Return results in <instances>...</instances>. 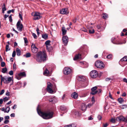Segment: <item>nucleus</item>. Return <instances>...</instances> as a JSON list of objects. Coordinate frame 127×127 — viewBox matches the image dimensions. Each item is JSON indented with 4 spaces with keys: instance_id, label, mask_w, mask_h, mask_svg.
<instances>
[{
    "instance_id": "0e129e2a",
    "label": "nucleus",
    "mask_w": 127,
    "mask_h": 127,
    "mask_svg": "<svg viewBox=\"0 0 127 127\" xmlns=\"http://www.w3.org/2000/svg\"><path fill=\"white\" fill-rule=\"evenodd\" d=\"M93 104V103L92 104L89 103L88 104L87 107L89 108H90L92 106Z\"/></svg>"
},
{
    "instance_id": "1a4fd4ad",
    "label": "nucleus",
    "mask_w": 127,
    "mask_h": 127,
    "mask_svg": "<svg viewBox=\"0 0 127 127\" xmlns=\"http://www.w3.org/2000/svg\"><path fill=\"white\" fill-rule=\"evenodd\" d=\"M48 84L47 90V91L49 93H52L53 91L51 89L52 84L50 83Z\"/></svg>"
},
{
    "instance_id": "338daca9",
    "label": "nucleus",
    "mask_w": 127,
    "mask_h": 127,
    "mask_svg": "<svg viewBox=\"0 0 127 127\" xmlns=\"http://www.w3.org/2000/svg\"><path fill=\"white\" fill-rule=\"evenodd\" d=\"M96 91L97 92V93H99L101 92V90L100 89H99L97 90H96Z\"/></svg>"
},
{
    "instance_id": "473e14b6",
    "label": "nucleus",
    "mask_w": 127,
    "mask_h": 127,
    "mask_svg": "<svg viewBox=\"0 0 127 127\" xmlns=\"http://www.w3.org/2000/svg\"><path fill=\"white\" fill-rule=\"evenodd\" d=\"M7 71L6 68H3L2 69V72L3 73H5Z\"/></svg>"
},
{
    "instance_id": "412c9836",
    "label": "nucleus",
    "mask_w": 127,
    "mask_h": 127,
    "mask_svg": "<svg viewBox=\"0 0 127 127\" xmlns=\"http://www.w3.org/2000/svg\"><path fill=\"white\" fill-rule=\"evenodd\" d=\"M60 109L62 111H64L65 113L67 111L66 110V108L64 106H61L60 107Z\"/></svg>"
},
{
    "instance_id": "e2e57ef3",
    "label": "nucleus",
    "mask_w": 127,
    "mask_h": 127,
    "mask_svg": "<svg viewBox=\"0 0 127 127\" xmlns=\"http://www.w3.org/2000/svg\"><path fill=\"white\" fill-rule=\"evenodd\" d=\"M108 125L107 123H106L105 124H103V127H107L108 126Z\"/></svg>"
},
{
    "instance_id": "20e7f679",
    "label": "nucleus",
    "mask_w": 127,
    "mask_h": 127,
    "mask_svg": "<svg viewBox=\"0 0 127 127\" xmlns=\"http://www.w3.org/2000/svg\"><path fill=\"white\" fill-rule=\"evenodd\" d=\"M17 28L18 30L20 32H21L22 30L23 27V25L21 23L20 20H19L17 24Z\"/></svg>"
},
{
    "instance_id": "7ed1b4c3",
    "label": "nucleus",
    "mask_w": 127,
    "mask_h": 127,
    "mask_svg": "<svg viewBox=\"0 0 127 127\" xmlns=\"http://www.w3.org/2000/svg\"><path fill=\"white\" fill-rule=\"evenodd\" d=\"M95 66L97 68H102L104 67V64L102 61H97L95 63Z\"/></svg>"
},
{
    "instance_id": "5fc2aeb1",
    "label": "nucleus",
    "mask_w": 127,
    "mask_h": 127,
    "mask_svg": "<svg viewBox=\"0 0 127 127\" xmlns=\"http://www.w3.org/2000/svg\"><path fill=\"white\" fill-rule=\"evenodd\" d=\"M32 35L34 38L36 39L37 38V36L35 33H33L32 34Z\"/></svg>"
},
{
    "instance_id": "774afa93",
    "label": "nucleus",
    "mask_w": 127,
    "mask_h": 127,
    "mask_svg": "<svg viewBox=\"0 0 127 127\" xmlns=\"http://www.w3.org/2000/svg\"><path fill=\"white\" fill-rule=\"evenodd\" d=\"M4 118L5 120L8 119L9 118V116H5Z\"/></svg>"
},
{
    "instance_id": "58836bf2",
    "label": "nucleus",
    "mask_w": 127,
    "mask_h": 127,
    "mask_svg": "<svg viewBox=\"0 0 127 127\" xmlns=\"http://www.w3.org/2000/svg\"><path fill=\"white\" fill-rule=\"evenodd\" d=\"M89 33H93L95 32V31L94 30H89Z\"/></svg>"
},
{
    "instance_id": "9d476101",
    "label": "nucleus",
    "mask_w": 127,
    "mask_h": 127,
    "mask_svg": "<svg viewBox=\"0 0 127 127\" xmlns=\"http://www.w3.org/2000/svg\"><path fill=\"white\" fill-rule=\"evenodd\" d=\"M116 120L118 121H124L126 122V118H124L122 116H121L117 117L116 118Z\"/></svg>"
},
{
    "instance_id": "f8f14e48",
    "label": "nucleus",
    "mask_w": 127,
    "mask_h": 127,
    "mask_svg": "<svg viewBox=\"0 0 127 127\" xmlns=\"http://www.w3.org/2000/svg\"><path fill=\"white\" fill-rule=\"evenodd\" d=\"M68 38L66 36H64L62 38V40L63 42L65 45H66L68 41Z\"/></svg>"
},
{
    "instance_id": "f3484780",
    "label": "nucleus",
    "mask_w": 127,
    "mask_h": 127,
    "mask_svg": "<svg viewBox=\"0 0 127 127\" xmlns=\"http://www.w3.org/2000/svg\"><path fill=\"white\" fill-rule=\"evenodd\" d=\"M43 74L44 75L47 76H50L51 75V73L49 72L48 70L47 69H46V70L44 71Z\"/></svg>"
},
{
    "instance_id": "09e8293b",
    "label": "nucleus",
    "mask_w": 127,
    "mask_h": 127,
    "mask_svg": "<svg viewBox=\"0 0 127 127\" xmlns=\"http://www.w3.org/2000/svg\"><path fill=\"white\" fill-rule=\"evenodd\" d=\"M0 109L2 111H4V113L6 112V109H5L4 107Z\"/></svg>"
},
{
    "instance_id": "6e6d98bb",
    "label": "nucleus",
    "mask_w": 127,
    "mask_h": 127,
    "mask_svg": "<svg viewBox=\"0 0 127 127\" xmlns=\"http://www.w3.org/2000/svg\"><path fill=\"white\" fill-rule=\"evenodd\" d=\"M4 92V90H2L0 92V95H1L3 94Z\"/></svg>"
},
{
    "instance_id": "f03ea898",
    "label": "nucleus",
    "mask_w": 127,
    "mask_h": 127,
    "mask_svg": "<svg viewBox=\"0 0 127 127\" xmlns=\"http://www.w3.org/2000/svg\"><path fill=\"white\" fill-rule=\"evenodd\" d=\"M36 61L38 62L44 61L46 60V52L40 51L38 52L36 55Z\"/></svg>"
},
{
    "instance_id": "f257e3e1",
    "label": "nucleus",
    "mask_w": 127,
    "mask_h": 127,
    "mask_svg": "<svg viewBox=\"0 0 127 127\" xmlns=\"http://www.w3.org/2000/svg\"><path fill=\"white\" fill-rule=\"evenodd\" d=\"M37 110L38 114L44 119H48L53 117V113L52 111H48L42 112L39 109V106L37 107Z\"/></svg>"
},
{
    "instance_id": "c756f323",
    "label": "nucleus",
    "mask_w": 127,
    "mask_h": 127,
    "mask_svg": "<svg viewBox=\"0 0 127 127\" xmlns=\"http://www.w3.org/2000/svg\"><path fill=\"white\" fill-rule=\"evenodd\" d=\"M118 100L120 103H122L124 101L123 99L121 98H119L118 99Z\"/></svg>"
},
{
    "instance_id": "8fccbe9b",
    "label": "nucleus",
    "mask_w": 127,
    "mask_h": 127,
    "mask_svg": "<svg viewBox=\"0 0 127 127\" xmlns=\"http://www.w3.org/2000/svg\"><path fill=\"white\" fill-rule=\"evenodd\" d=\"M13 68L14 70H15L16 69V64L15 63H14L13 64Z\"/></svg>"
},
{
    "instance_id": "c03bdc74",
    "label": "nucleus",
    "mask_w": 127,
    "mask_h": 127,
    "mask_svg": "<svg viewBox=\"0 0 127 127\" xmlns=\"http://www.w3.org/2000/svg\"><path fill=\"white\" fill-rule=\"evenodd\" d=\"M68 127H75L76 126L75 125H74L72 124L68 125Z\"/></svg>"
},
{
    "instance_id": "13d9d810",
    "label": "nucleus",
    "mask_w": 127,
    "mask_h": 127,
    "mask_svg": "<svg viewBox=\"0 0 127 127\" xmlns=\"http://www.w3.org/2000/svg\"><path fill=\"white\" fill-rule=\"evenodd\" d=\"M36 30L37 32V35H39V34H40V33L39 32V28L38 27L37 28Z\"/></svg>"
},
{
    "instance_id": "c85d7f7f",
    "label": "nucleus",
    "mask_w": 127,
    "mask_h": 127,
    "mask_svg": "<svg viewBox=\"0 0 127 127\" xmlns=\"http://www.w3.org/2000/svg\"><path fill=\"white\" fill-rule=\"evenodd\" d=\"M24 56H25L26 58H28L31 57V54L30 53H27L25 55H24Z\"/></svg>"
},
{
    "instance_id": "37998d69",
    "label": "nucleus",
    "mask_w": 127,
    "mask_h": 127,
    "mask_svg": "<svg viewBox=\"0 0 127 127\" xmlns=\"http://www.w3.org/2000/svg\"><path fill=\"white\" fill-rule=\"evenodd\" d=\"M112 57V55L111 54H109L107 56V58L108 59H111Z\"/></svg>"
},
{
    "instance_id": "864d4df0",
    "label": "nucleus",
    "mask_w": 127,
    "mask_h": 127,
    "mask_svg": "<svg viewBox=\"0 0 127 127\" xmlns=\"http://www.w3.org/2000/svg\"><path fill=\"white\" fill-rule=\"evenodd\" d=\"M92 101L93 104L95 102V98L94 96H93L92 97Z\"/></svg>"
},
{
    "instance_id": "4c0bfd02",
    "label": "nucleus",
    "mask_w": 127,
    "mask_h": 127,
    "mask_svg": "<svg viewBox=\"0 0 127 127\" xmlns=\"http://www.w3.org/2000/svg\"><path fill=\"white\" fill-rule=\"evenodd\" d=\"M120 107L122 109H124L125 108H126L127 105H121Z\"/></svg>"
},
{
    "instance_id": "a18cd8bd",
    "label": "nucleus",
    "mask_w": 127,
    "mask_h": 127,
    "mask_svg": "<svg viewBox=\"0 0 127 127\" xmlns=\"http://www.w3.org/2000/svg\"><path fill=\"white\" fill-rule=\"evenodd\" d=\"M8 73L10 75H12L13 74V71L12 70H11Z\"/></svg>"
},
{
    "instance_id": "2f4dec72",
    "label": "nucleus",
    "mask_w": 127,
    "mask_h": 127,
    "mask_svg": "<svg viewBox=\"0 0 127 127\" xmlns=\"http://www.w3.org/2000/svg\"><path fill=\"white\" fill-rule=\"evenodd\" d=\"M102 17L104 19H106L108 17V15L106 14H104L102 15Z\"/></svg>"
},
{
    "instance_id": "a878e982",
    "label": "nucleus",
    "mask_w": 127,
    "mask_h": 127,
    "mask_svg": "<svg viewBox=\"0 0 127 127\" xmlns=\"http://www.w3.org/2000/svg\"><path fill=\"white\" fill-rule=\"evenodd\" d=\"M42 37L45 39L47 38V35L46 34H42Z\"/></svg>"
},
{
    "instance_id": "3c124183",
    "label": "nucleus",
    "mask_w": 127,
    "mask_h": 127,
    "mask_svg": "<svg viewBox=\"0 0 127 127\" xmlns=\"http://www.w3.org/2000/svg\"><path fill=\"white\" fill-rule=\"evenodd\" d=\"M7 109V111H6V112L8 113L10 110V107H7L6 109V110Z\"/></svg>"
},
{
    "instance_id": "603ef678",
    "label": "nucleus",
    "mask_w": 127,
    "mask_h": 127,
    "mask_svg": "<svg viewBox=\"0 0 127 127\" xmlns=\"http://www.w3.org/2000/svg\"><path fill=\"white\" fill-rule=\"evenodd\" d=\"M16 55V52L15 51H13L12 54V56L13 57H15Z\"/></svg>"
},
{
    "instance_id": "2eb2a0df",
    "label": "nucleus",
    "mask_w": 127,
    "mask_h": 127,
    "mask_svg": "<svg viewBox=\"0 0 127 127\" xmlns=\"http://www.w3.org/2000/svg\"><path fill=\"white\" fill-rule=\"evenodd\" d=\"M81 59V55L79 54H78L75 55V57L73 59V60H76L78 59Z\"/></svg>"
},
{
    "instance_id": "ea45409f",
    "label": "nucleus",
    "mask_w": 127,
    "mask_h": 127,
    "mask_svg": "<svg viewBox=\"0 0 127 127\" xmlns=\"http://www.w3.org/2000/svg\"><path fill=\"white\" fill-rule=\"evenodd\" d=\"M115 38L114 37H113L111 39V41L112 43H113L114 44H118L117 43H116L115 42H114V41L115 40Z\"/></svg>"
},
{
    "instance_id": "9b49d317",
    "label": "nucleus",
    "mask_w": 127,
    "mask_h": 127,
    "mask_svg": "<svg viewBox=\"0 0 127 127\" xmlns=\"http://www.w3.org/2000/svg\"><path fill=\"white\" fill-rule=\"evenodd\" d=\"M12 80V78L11 77H7L6 76H4V81H3L4 83H8L10 82Z\"/></svg>"
},
{
    "instance_id": "052dcab7",
    "label": "nucleus",
    "mask_w": 127,
    "mask_h": 127,
    "mask_svg": "<svg viewBox=\"0 0 127 127\" xmlns=\"http://www.w3.org/2000/svg\"><path fill=\"white\" fill-rule=\"evenodd\" d=\"M93 119L92 118V117L91 115L89 117H88V120H92Z\"/></svg>"
},
{
    "instance_id": "f704fd0d",
    "label": "nucleus",
    "mask_w": 127,
    "mask_h": 127,
    "mask_svg": "<svg viewBox=\"0 0 127 127\" xmlns=\"http://www.w3.org/2000/svg\"><path fill=\"white\" fill-rule=\"evenodd\" d=\"M97 88V87L96 86H95L93 87L91 89L92 91H96V90Z\"/></svg>"
},
{
    "instance_id": "b1692460",
    "label": "nucleus",
    "mask_w": 127,
    "mask_h": 127,
    "mask_svg": "<svg viewBox=\"0 0 127 127\" xmlns=\"http://www.w3.org/2000/svg\"><path fill=\"white\" fill-rule=\"evenodd\" d=\"M18 76H23L25 77L26 76L25 73L24 72H23L18 74Z\"/></svg>"
},
{
    "instance_id": "5701e85b",
    "label": "nucleus",
    "mask_w": 127,
    "mask_h": 127,
    "mask_svg": "<svg viewBox=\"0 0 127 127\" xmlns=\"http://www.w3.org/2000/svg\"><path fill=\"white\" fill-rule=\"evenodd\" d=\"M16 52L17 53V55L18 56H20L21 55V52L20 49L18 48H17L16 49Z\"/></svg>"
},
{
    "instance_id": "393cba45",
    "label": "nucleus",
    "mask_w": 127,
    "mask_h": 127,
    "mask_svg": "<svg viewBox=\"0 0 127 127\" xmlns=\"http://www.w3.org/2000/svg\"><path fill=\"white\" fill-rule=\"evenodd\" d=\"M46 48L47 50L49 52H50L52 49L51 46H47Z\"/></svg>"
},
{
    "instance_id": "49530a36",
    "label": "nucleus",
    "mask_w": 127,
    "mask_h": 127,
    "mask_svg": "<svg viewBox=\"0 0 127 127\" xmlns=\"http://www.w3.org/2000/svg\"><path fill=\"white\" fill-rule=\"evenodd\" d=\"M0 76L1 78V82H2L3 81H4V76L3 77L2 75H1Z\"/></svg>"
},
{
    "instance_id": "e433bc0d",
    "label": "nucleus",
    "mask_w": 127,
    "mask_h": 127,
    "mask_svg": "<svg viewBox=\"0 0 127 127\" xmlns=\"http://www.w3.org/2000/svg\"><path fill=\"white\" fill-rule=\"evenodd\" d=\"M97 93V92H96V91H92V92H91L90 94H92L93 95H94L96 94Z\"/></svg>"
},
{
    "instance_id": "bf43d9fd",
    "label": "nucleus",
    "mask_w": 127,
    "mask_h": 127,
    "mask_svg": "<svg viewBox=\"0 0 127 127\" xmlns=\"http://www.w3.org/2000/svg\"><path fill=\"white\" fill-rule=\"evenodd\" d=\"M9 21L10 22H11L12 21V19L11 15H10L9 17Z\"/></svg>"
},
{
    "instance_id": "79ce46f5",
    "label": "nucleus",
    "mask_w": 127,
    "mask_h": 127,
    "mask_svg": "<svg viewBox=\"0 0 127 127\" xmlns=\"http://www.w3.org/2000/svg\"><path fill=\"white\" fill-rule=\"evenodd\" d=\"M116 119L115 118H112L110 120V121L113 123H115Z\"/></svg>"
},
{
    "instance_id": "7c9ffc66",
    "label": "nucleus",
    "mask_w": 127,
    "mask_h": 127,
    "mask_svg": "<svg viewBox=\"0 0 127 127\" xmlns=\"http://www.w3.org/2000/svg\"><path fill=\"white\" fill-rule=\"evenodd\" d=\"M2 10H3V11H6V10L4 3H3V5L2 6Z\"/></svg>"
},
{
    "instance_id": "6e6552de",
    "label": "nucleus",
    "mask_w": 127,
    "mask_h": 127,
    "mask_svg": "<svg viewBox=\"0 0 127 127\" xmlns=\"http://www.w3.org/2000/svg\"><path fill=\"white\" fill-rule=\"evenodd\" d=\"M60 12L61 14H67L69 13V11L67 8L62 9L60 11Z\"/></svg>"
},
{
    "instance_id": "4468645a",
    "label": "nucleus",
    "mask_w": 127,
    "mask_h": 127,
    "mask_svg": "<svg viewBox=\"0 0 127 127\" xmlns=\"http://www.w3.org/2000/svg\"><path fill=\"white\" fill-rule=\"evenodd\" d=\"M49 101L50 102L55 103L57 101V100L56 97L55 96H52L51 98L49 99Z\"/></svg>"
},
{
    "instance_id": "4d7b16f0",
    "label": "nucleus",
    "mask_w": 127,
    "mask_h": 127,
    "mask_svg": "<svg viewBox=\"0 0 127 127\" xmlns=\"http://www.w3.org/2000/svg\"><path fill=\"white\" fill-rule=\"evenodd\" d=\"M24 42L25 43H28L27 39L26 38L24 37Z\"/></svg>"
},
{
    "instance_id": "a19ab883",
    "label": "nucleus",
    "mask_w": 127,
    "mask_h": 127,
    "mask_svg": "<svg viewBox=\"0 0 127 127\" xmlns=\"http://www.w3.org/2000/svg\"><path fill=\"white\" fill-rule=\"evenodd\" d=\"M5 64L4 62H2L1 63V65L2 67H4L5 65Z\"/></svg>"
},
{
    "instance_id": "423d86ee",
    "label": "nucleus",
    "mask_w": 127,
    "mask_h": 127,
    "mask_svg": "<svg viewBox=\"0 0 127 127\" xmlns=\"http://www.w3.org/2000/svg\"><path fill=\"white\" fill-rule=\"evenodd\" d=\"M98 73L97 71L94 70H92L90 73V75L91 77L93 78H95L98 75Z\"/></svg>"
},
{
    "instance_id": "39448f33",
    "label": "nucleus",
    "mask_w": 127,
    "mask_h": 127,
    "mask_svg": "<svg viewBox=\"0 0 127 127\" xmlns=\"http://www.w3.org/2000/svg\"><path fill=\"white\" fill-rule=\"evenodd\" d=\"M32 15L35 17L33 18L34 20H38L41 18L40 13L38 12H35L34 14L32 13Z\"/></svg>"
},
{
    "instance_id": "a211bd4d",
    "label": "nucleus",
    "mask_w": 127,
    "mask_h": 127,
    "mask_svg": "<svg viewBox=\"0 0 127 127\" xmlns=\"http://www.w3.org/2000/svg\"><path fill=\"white\" fill-rule=\"evenodd\" d=\"M87 107L85 104L83 103L81 105V110L84 111H85L87 109Z\"/></svg>"
},
{
    "instance_id": "de8ad7c7",
    "label": "nucleus",
    "mask_w": 127,
    "mask_h": 127,
    "mask_svg": "<svg viewBox=\"0 0 127 127\" xmlns=\"http://www.w3.org/2000/svg\"><path fill=\"white\" fill-rule=\"evenodd\" d=\"M97 118L99 120H100L101 119L102 117L100 115H98L97 116Z\"/></svg>"
},
{
    "instance_id": "0eeeda50",
    "label": "nucleus",
    "mask_w": 127,
    "mask_h": 127,
    "mask_svg": "<svg viewBox=\"0 0 127 127\" xmlns=\"http://www.w3.org/2000/svg\"><path fill=\"white\" fill-rule=\"evenodd\" d=\"M71 71V69L68 67H65L63 70V72L64 74L67 75L69 74Z\"/></svg>"
},
{
    "instance_id": "680f3d73",
    "label": "nucleus",
    "mask_w": 127,
    "mask_h": 127,
    "mask_svg": "<svg viewBox=\"0 0 127 127\" xmlns=\"http://www.w3.org/2000/svg\"><path fill=\"white\" fill-rule=\"evenodd\" d=\"M111 79H112L110 78H107L105 79V80L106 81H109Z\"/></svg>"
},
{
    "instance_id": "4be33fe9",
    "label": "nucleus",
    "mask_w": 127,
    "mask_h": 127,
    "mask_svg": "<svg viewBox=\"0 0 127 127\" xmlns=\"http://www.w3.org/2000/svg\"><path fill=\"white\" fill-rule=\"evenodd\" d=\"M62 34L63 35L65 34L66 32V30L65 29L64 27L63 26L62 28Z\"/></svg>"
},
{
    "instance_id": "ddd939ff",
    "label": "nucleus",
    "mask_w": 127,
    "mask_h": 127,
    "mask_svg": "<svg viewBox=\"0 0 127 127\" xmlns=\"http://www.w3.org/2000/svg\"><path fill=\"white\" fill-rule=\"evenodd\" d=\"M32 50L33 53H35L37 52L38 49L35 45L33 44L32 46Z\"/></svg>"
},
{
    "instance_id": "c9c22d12",
    "label": "nucleus",
    "mask_w": 127,
    "mask_h": 127,
    "mask_svg": "<svg viewBox=\"0 0 127 127\" xmlns=\"http://www.w3.org/2000/svg\"><path fill=\"white\" fill-rule=\"evenodd\" d=\"M9 97H5L3 98V100L4 102H5L9 99Z\"/></svg>"
},
{
    "instance_id": "bb28decb",
    "label": "nucleus",
    "mask_w": 127,
    "mask_h": 127,
    "mask_svg": "<svg viewBox=\"0 0 127 127\" xmlns=\"http://www.w3.org/2000/svg\"><path fill=\"white\" fill-rule=\"evenodd\" d=\"M50 41L49 40H48L47 41L45 42V43L47 46H50Z\"/></svg>"
},
{
    "instance_id": "aec40b11",
    "label": "nucleus",
    "mask_w": 127,
    "mask_h": 127,
    "mask_svg": "<svg viewBox=\"0 0 127 127\" xmlns=\"http://www.w3.org/2000/svg\"><path fill=\"white\" fill-rule=\"evenodd\" d=\"M71 96L72 98L76 99L78 97V94L76 92H74L71 94Z\"/></svg>"
},
{
    "instance_id": "72a5a7b5",
    "label": "nucleus",
    "mask_w": 127,
    "mask_h": 127,
    "mask_svg": "<svg viewBox=\"0 0 127 127\" xmlns=\"http://www.w3.org/2000/svg\"><path fill=\"white\" fill-rule=\"evenodd\" d=\"M10 49L9 48V45H6V51H7L10 50Z\"/></svg>"
},
{
    "instance_id": "6ab92c4d",
    "label": "nucleus",
    "mask_w": 127,
    "mask_h": 127,
    "mask_svg": "<svg viewBox=\"0 0 127 127\" xmlns=\"http://www.w3.org/2000/svg\"><path fill=\"white\" fill-rule=\"evenodd\" d=\"M96 27L98 31H102L103 30L105 29V28L101 27L100 25H97Z\"/></svg>"
},
{
    "instance_id": "dca6fc26",
    "label": "nucleus",
    "mask_w": 127,
    "mask_h": 127,
    "mask_svg": "<svg viewBox=\"0 0 127 127\" xmlns=\"http://www.w3.org/2000/svg\"><path fill=\"white\" fill-rule=\"evenodd\" d=\"M86 79V77L80 75L78 77V79L79 81H84Z\"/></svg>"
},
{
    "instance_id": "69168bd1",
    "label": "nucleus",
    "mask_w": 127,
    "mask_h": 127,
    "mask_svg": "<svg viewBox=\"0 0 127 127\" xmlns=\"http://www.w3.org/2000/svg\"><path fill=\"white\" fill-rule=\"evenodd\" d=\"M9 122V121L8 120H6L4 122V123L5 124H7Z\"/></svg>"
},
{
    "instance_id": "cd10ccee",
    "label": "nucleus",
    "mask_w": 127,
    "mask_h": 127,
    "mask_svg": "<svg viewBox=\"0 0 127 127\" xmlns=\"http://www.w3.org/2000/svg\"><path fill=\"white\" fill-rule=\"evenodd\" d=\"M121 61L122 62L127 61V57H125L121 59Z\"/></svg>"
}]
</instances>
